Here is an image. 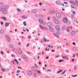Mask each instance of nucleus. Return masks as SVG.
Segmentation results:
<instances>
[{
  "label": "nucleus",
  "mask_w": 78,
  "mask_h": 78,
  "mask_svg": "<svg viewBox=\"0 0 78 78\" xmlns=\"http://www.w3.org/2000/svg\"><path fill=\"white\" fill-rule=\"evenodd\" d=\"M40 27L42 29V28H43V27H42V26H41V25H40Z\"/></svg>",
  "instance_id": "8fccbe9b"
},
{
  "label": "nucleus",
  "mask_w": 78,
  "mask_h": 78,
  "mask_svg": "<svg viewBox=\"0 0 78 78\" xmlns=\"http://www.w3.org/2000/svg\"><path fill=\"white\" fill-rule=\"evenodd\" d=\"M70 3H72V4H73V5H74L75 4H74V2L73 1H70Z\"/></svg>",
  "instance_id": "c85d7f7f"
},
{
  "label": "nucleus",
  "mask_w": 78,
  "mask_h": 78,
  "mask_svg": "<svg viewBox=\"0 0 78 78\" xmlns=\"http://www.w3.org/2000/svg\"><path fill=\"white\" fill-rule=\"evenodd\" d=\"M42 24L43 25H46V23L45 21H43V23H42Z\"/></svg>",
  "instance_id": "c9c22d12"
},
{
  "label": "nucleus",
  "mask_w": 78,
  "mask_h": 78,
  "mask_svg": "<svg viewBox=\"0 0 78 78\" xmlns=\"http://www.w3.org/2000/svg\"><path fill=\"white\" fill-rule=\"evenodd\" d=\"M66 29V26H63L62 28V30H65Z\"/></svg>",
  "instance_id": "412c9836"
},
{
  "label": "nucleus",
  "mask_w": 78,
  "mask_h": 78,
  "mask_svg": "<svg viewBox=\"0 0 78 78\" xmlns=\"http://www.w3.org/2000/svg\"><path fill=\"white\" fill-rule=\"evenodd\" d=\"M51 51L53 52H55V51L53 50H51Z\"/></svg>",
  "instance_id": "13d9d810"
},
{
  "label": "nucleus",
  "mask_w": 78,
  "mask_h": 78,
  "mask_svg": "<svg viewBox=\"0 0 78 78\" xmlns=\"http://www.w3.org/2000/svg\"><path fill=\"white\" fill-rule=\"evenodd\" d=\"M66 45H67V46H69L70 45L69 44H68L67 43H66Z\"/></svg>",
  "instance_id": "37998d69"
},
{
  "label": "nucleus",
  "mask_w": 78,
  "mask_h": 78,
  "mask_svg": "<svg viewBox=\"0 0 78 78\" xmlns=\"http://www.w3.org/2000/svg\"><path fill=\"white\" fill-rule=\"evenodd\" d=\"M23 24L25 26H27V24H26V22L25 21L23 22Z\"/></svg>",
  "instance_id": "2f4dec72"
},
{
  "label": "nucleus",
  "mask_w": 78,
  "mask_h": 78,
  "mask_svg": "<svg viewBox=\"0 0 78 78\" xmlns=\"http://www.w3.org/2000/svg\"><path fill=\"white\" fill-rule=\"evenodd\" d=\"M0 4L1 5H3V2H1Z\"/></svg>",
  "instance_id": "79ce46f5"
},
{
  "label": "nucleus",
  "mask_w": 78,
  "mask_h": 78,
  "mask_svg": "<svg viewBox=\"0 0 78 78\" xmlns=\"http://www.w3.org/2000/svg\"><path fill=\"white\" fill-rule=\"evenodd\" d=\"M0 33L1 34H3L4 33V30L3 29H1L0 31Z\"/></svg>",
  "instance_id": "a211bd4d"
},
{
  "label": "nucleus",
  "mask_w": 78,
  "mask_h": 78,
  "mask_svg": "<svg viewBox=\"0 0 78 78\" xmlns=\"http://www.w3.org/2000/svg\"><path fill=\"white\" fill-rule=\"evenodd\" d=\"M31 69L33 71H36V70H37V68L35 66H32L31 67Z\"/></svg>",
  "instance_id": "0eeeda50"
},
{
  "label": "nucleus",
  "mask_w": 78,
  "mask_h": 78,
  "mask_svg": "<svg viewBox=\"0 0 78 78\" xmlns=\"http://www.w3.org/2000/svg\"><path fill=\"white\" fill-rule=\"evenodd\" d=\"M74 34H75V31H73L71 32V35L73 36Z\"/></svg>",
  "instance_id": "f8f14e48"
},
{
  "label": "nucleus",
  "mask_w": 78,
  "mask_h": 78,
  "mask_svg": "<svg viewBox=\"0 0 78 78\" xmlns=\"http://www.w3.org/2000/svg\"><path fill=\"white\" fill-rule=\"evenodd\" d=\"M9 8V5H5L3 6L2 8H1L0 10H4V9H6L7 8Z\"/></svg>",
  "instance_id": "f257e3e1"
},
{
  "label": "nucleus",
  "mask_w": 78,
  "mask_h": 78,
  "mask_svg": "<svg viewBox=\"0 0 78 78\" xmlns=\"http://www.w3.org/2000/svg\"><path fill=\"white\" fill-rule=\"evenodd\" d=\"M48 47H50V48H51V46L50 45H48Z\"/></svg>",
  "instance_id": "5fc2aeb1"
},
{
  "label": "nucleus",
  "mask_w": 78,
  "mask_h": 78,
  "mask_svg": "<svg viewBox=\"0 0 78 78\" xmlns=\"http://www.w3.org/2000/svg\"><path fill=\"white\" fill-rule=\"evenodd\" d=\"M36 75H37V74H36V73H34V76H36Z\"/></svg>",
  "instance_id": "338daca9"
},
{
  "label": "nucleus",
  "mask_w": 78,
  "mask_h": 78,
  "mask_svg": "<svg viewBox=\"0 0 78 78\" xmlns=\"http://www.w3.org/2000/svg\"><path fill=\"white\" fill-rule=\"evenodd\" d=\"M66 72V70H65L64 71V72H63L64 73H65V72Z\"/></svg>",
  "instance_id": "0e129e2a"
},
{
  "label": "nucleus",
  "mask_w": 78,
  "mask_h": 78,
  "mask_svg": "<svg viewBox=\"0 0 78 78\" xmlns=\"http://www.w3.org/2000/svg\"><path fill=\"white\" fill-rule=\"evenodd\" d=\"M16 10H17V11H18L19 12H20V11H21V10L20 9H19V8L16 9Z\"/></svg>",
  "instance_id": "72a5a7b5"
},
{
  "label": "nucleus",
  "mask_w": 78,
  "mask_h": 78,
  "mask_svg": "<svg viewBox=\"0 0 78 78\" xmlns=\"http://www.w3.org/2000/svg\"><path fill=\"white\" fill-rule=\"evenodd\" d=\"M37 72L39 74H41V71L38 70V71H37Z\"/></svg>",
  "instance_id": "f704fd0d"
},
{
  "label": "nucleus",
  "mask_w": 78,
  "mask_h": 78,
  "mask_svg": "<svg viewBox=\"0 0 78 78\" xmlns=\"http://www.w3.org/2000/svg\"><path fill=\"white\" fill-rule=\"evenodd\" d=\"M54 11H55L54 10L51 11L49 12V14H51L52 13H53V12H54Z\"/></svg>",
  "instance_id": "bb28decb"
},
{
  "label": "nucleus",
  "mask_w": 78,
  "mask_h": 78,
  "mask_svg": "<svg viewBox=\"0 0 78 78\" xmlns=\"http://www.w3.org/2000/svg\"><path fill=\"white\" fill-rule=\"evenodd\" d=\"M44 42H47V39H46V38H44Z\"/></svg>",
  "instance_id": "4c0bfd02"
},
{
  "label": "nucleus",
  "mask_w": 78,
  "mask_h": 78,
  "mask_svg": "<svg viewBox=\"0 0 78 78\" xmlns=\"http://www.w3.org/2000/svg\"><path fill=\"white\" fill-rule=\"evenodd\" d=\"M35 66L37 67L38 68V66H37V65H36V64H35Z\"/></svg>",
  "instance_id": "3c124183"
},
{
  "label": "nucleus",
  "mask_w": 78,
  "mask_h": 78,
  "mask_svg": "<svg viewBox=\"0 0 78 78\" xmlns=\"http://www.w3.org/2000/svg\"><path fill=\"white\" fill-rule=\"evenodd\" d=\"M62 70H60L59 71L57 72L56 73H57V74H59V73H60V72H62Z\"/></svg>",
  "instance_id": "cd10ccee"
},
{
  "label": "nucleus",
  "mask_w": 78,
  "mask_h": 78,
  "mask_svg": "<svg viewBox=\"0 0 78 78\" xmlns=\"http://www.w3.org/2000/svg\"><path fill=\"white\" fill-rule=\"evenodd\" d=\"M11 62H13V64H14V61H11Z\"/></svg>",
  "instance_id": "6e6d98bb"
},
{
  "label": "nucleus",
  "mask_w": 78,
  "mask_h": 78,
  "mask_svg": "<svg viewBox=\"0 0 78 78\" xmlns=\"http://www.w3.org/2000/svg\"><path fill=\"white\" fill-rule=\"evenodd\" d=\"M11 56H12V57H15V55H11Z\"/></svg>",
  "instance_id": "a18cd8bd"
},
{
  "label": "nucleus",
  "mask_w": 78,
  "mask_h": 78,
  "mask_svg": "<svg viewBox=\"0 0 78 78\" xmlns=\"http://www.w3.org/2000/svg\"><path fill=\"white\" fill-rule=\"evenodd\" d=\"M48 26V27H52V24H51V23L50 22H49L47 24Z\"/></svg>",
  "instance_id": "ddd939ff"
},
{
  "label": "nucleus",
  "mask_w": 78,
  "mask_h": 78,
  "mask_svg": "<svg viewBox=\"0 0 78 78\" xmlns=\"http://www.w3.org/2000/svg\"><path fill=\"white\" fill-rule=\"evenodd\" d=\"M40 18L41 19H44V17L43 16V15H41L39 16Z\"/></svg>",
  "instance_id": "b1692460"
},
{
  "label": "nucleus",
  "mask_w": 78,
  "mask_h": 78,
  "mask_svg": "<svg viewBox=\"0 0 78 78\" xmlns=\"http://www.w3.org/2000/svg\"><path fill=\"white\" fill-rule=\"evenodd\" d=\"M29 45H30V44H29V43L28 44L26 45V46H27V47H28V46H29Z\"/></svg>",
  "instance_id": "09e8293b"
},
{
  "label": "nucleus",
  "mask_w": 78,
  "mask_h": 78,
  "mask_svg": "<svg viewBox=\"0 0 78 78\" xmlns=\"http://www.w3.org/2000/svg\"><path fill=\"white\" fill-rule=\"evenodd\" d=\"M49 30L51 32H54V29L51 27H49Z\"/></svg>",
  "instance_id": "9d476101"
},
{
  "label": "nucleus",
  "mask_w": 78,
  "mask_h": 78,
  "mask_svg": "<svg viewBox=\"0 0 78 78\" xmlns=\"http://www.w3.org/2000/svg\"><path fill=\"white\" fill-rule=\"evenodd\" d=\"M22 17L23 18V19H27V16H22Z\"/></svg>",
  "instance_id": "a878e982"
},
{
  "label": "nucleus",
  "mask_w": 78,
  "mask_h": 78,
  "mask_svg": "<svg viewBox=\"0 0 78 78\" xmlns=\"http://www.w3.org/2000/svg\"><path fill=\"white\" fill-rule=\"evenodd\" d=\"M9 47L11 48H13V45H12V44H10L9 45Z\"/></svg>",
  "instance_id": "393cba45"
},
{
  "label": "nucleus",
  "mask_w": 78,
  "mask_h": 78,
  "mask_svg": "<svg viewBox=\"0 0 78 78\" xmlns=\"http://www.w3.org/2000/svg\"><path fill=\"white\" fill-rule=\"evenodd\" d=\"M53 35H54V36H55V37H59V36H58V35H57V34H53Z\"/></svg>",
  "instance_id": "aec40b11"
},
{
  "label": "nucleus",
  "mask_w": 78,
  "mask_h": 78,
  "mask_svg": "<svg viewBox=\"0 0 78 78\" xmlns=\"http://www.w3.org/2000/svg\"><path fill=\"white\" fill-rule=\"evenodd\" d=\"M31 37L30 36H29V37H28V38L29 39H30V38H31Z\"/></svg>",
  "instance_id": "864d4df0"
},
{
  "label": "nucleus",
  "mask_w": 78,
  "mask_h": 78,
  "mask_svg": "<svg viewBox=\"0 0 78 78\" xmlns=\"http://www.w3.org/2000/svg\"><path fill=\"white\" fill-rule=\"evenodd\" d=\"M59 56H60L58 55V56H56V57H55V58H58V57H59Z\"/></svg>",
  "instance_id": "052dcab7"
},
{
  "label": "nucleus",
  "mask_w": 78,
  "mask_h": 78,
  "mask_svg": "<svg viewBox=\"0 0 78 78\" xmlns=\"http://www.w3.org/2000/svg\"><path fill=\"white\" fill-rule=\"evenodd\" d=\"M27 75L28 76H31L32 75V72L31 71H30L27 73Z\"/></svg>",
  "instance_id": "9b49d317"
},
{
  "label": "nucleus",
  "mask_w": 78,
  "mask_h": 78,
  "mask_svg": "<svg viewBox=\"0 0 78 78\" xmlns=\"http://www.w3.org/2000/svg\"><path fill=\"white\" fill-rule=\"evenodd\" d=\"M73 14H75V12H74V11H73Z\"/></svg>",
  "instance_id": "774afa93"
},
{
  "label": "nucleus",
  "mask_w": 78,
  "mask_h": 78,
  "mask_svg": "<svg viewBox=\"0 0 78 78\" xmlns=\"http://www.w3.org/2000/svg\"><path fill=\"white\" fill-rule=\"evenodd\" d=\"M22 57L24 59H27V56L25 55H22Z\"/></svg>",
  "instance_id": "5701e85b"
},
{
  "label": "nucleus",
  "mask_w": 78,
  "mask_h": 78,
  "mask_svg": "<svg viewBox=\"0 0 78 78\" xmlns=\"http://www.w3.org/2000/svg\"><path fill=\"white\" fill-rule=\"evenodd\" d=\"M46 59H48V58H49V57L48 56L47 57H46Z\"/></svg>",
  "instance_id": "680f3d73"
},
{
  "label": "nucleus",
  "mask_w": 78,
  "mask_h": 78,
  "mask_svg": "<svg viewBox=\"0 0 78 78\" xmlns=\"http://www.w3.org/2000/svg\"><path fill=\"white\" fill-rule=\"evenodd\" d=\"M41 5H42V3L40 2V3H39V5H40V6Z\"/></svg>",
  "instance_id": "603ef678"
},
{
  "label": "nucleus",
  "mask_w": 78,
  "mask_h": 78,
  "mask_svg": "<svg viewBox=\"0 0 78 78\" xmlns=\"http://www.w3.org/2000/svg\"><path fill=\"white\" fill-rule=\"evenodd\" d=\"M20 72V70H18V71L17 72V73H19Z\"/></svg>",
  "instance_id": "4d7b16f0"
},
{
  "label": "nucleus",
  "mask_w": 78,
  "mask_h": 78,
  "mask_svg": "<svg viewBox=\"0 0 78 78\" xmlns=\"http://www.w3.org/2000/svg\"><path fill=\"white\" fill-rule=\"evenodd\" d=\"M56 15L58 18L61 19V14L60 13H57L56 14Z\"/></svg>",
  "instance_id": "7ed1b4c3"
},
{
  "label": "nucleus",
  "mask_w": 78,
  "mask_h": 78,
  "mask_svg": "<svg viewBox=\"0 0 78 78\" xmlns=\"http://www.w3.org/2000/svg\"><path fill=\"white\" fill-rule=\"evenodd\" d=\"M64 3H65V4H68V3L66 2H64Z\"/></svg>",
  "instance_id": "49530a36"
},
{
  "label": "nucleus",
  "mask_w": 78,
  "mask_h": 78,
  "mask_svg": "<svg viewBox=\"0 0 78 78\" xmlns=\"http://www.w3.org/2000/svg\"><path fill=\"white\" fill-rule=\"evenodd\" d=\"M2 11H2V13L4 14H8V11H7V9H4V10H2Z\"/></svg>",
  "instance_id": "39448f33"
},
{
  "label": "nucleus",
  "mask_w": 78,
  "mask_h": 78,
  "mask_svg": "<svg viewBox=\"0 0 78 78\" xmlns=\"http://www.w3.org/2000/svg\"><path fill=\"white\" fill-rule=\"evenodd\" d=\"M6 40L7 42H11V39H10V37H9V36H7Z\"/></svg>",
  "instance_id": "423d86ee"
},
{
  "label": "nucleus",
  "mask_w": 78,
  "mask_h": 78,
  "mask_svg": "<svg viewBox=\"0 0 78 78\" xmlns=\"http://www.w3.org/2000/svg\"><path fill=\"white\" fill-rule=\"evenodd\" d=\"M62 58H63L64 59H68V60H69V58L66 56L65 55H62Z\"/></svg>",
  "instance_id": "20e7f679"
},
{
  "label": "nucleus",
  "mask_w": 78,
  "mask_h": 78,
  "mask_svg": "<svg viewBox=\"0 0 78 78\" xmlns=\"http://www.w3.org/2000/svg\"><path fill=\"white\" fill-rule=\"evenodd\" d=\"M50 17L49 16V17H48V20H50Z\"/></svg>",
  "instance_id": "bf43d9fd"
},
{
  "label": "nucleus",
  "mask_w": 78,
  "mask_h": 78,
  "mask_svg": "<svg viewBox=\"0 0 78 78\" xmlns=\"http://www.w3.org/2000/svg\"><path fill=\"white\" fill-rule=\"evenodd\" d=\"M53 20L55 23H56V24H59V20L56 19V17H54Z\"/></svg>",
  "instance_id": "f03ea898"
},
{
  "label": "nucleus",
  "mask_w": 78,
  "mask_h": 78,
  "mask_svg": "<svg viewBox=\"0 0 78 78\" xmlns=\"http://www.w3.org/2000/svg\"><path fill=\"white\" fill-rule=\"evenodd\" d=\"M62 61H64V60H60L59 62H62Z\"/></svg>",
  "instance_id": "a19ab883"
},
{
  "label": "nucleus",
  "mask_w": 78,
  "mask_h": 78,
  "mask_svg": "<svg viewBox=\"0 0 78 78\" xmlns=\"http://www.w3.org/2000/svg\"><path fill=\"white\" fill-rule=\"evenodd\" d=\"M74 23L76 26L77 27L78 26V23L77 21H75L74 22Z\"/></svg>",
  "instance_id": "2eb2a0df"
},
{
  "label": "nucleus",
  "mask_w": 78,
  "mask_h": 78,
  "mask_svg": "<svg viewBox=\"0 0 78 78\" xmlns=\"http://www.w3.org/2000/svg\"><path fill=\"white\" fill-rule=\"evenodd\" d=\"M56 3L58 5H61V2L59 1H57L56 2Z\"/></svg>",
  "instance_id": "dca6fc26"
},
{
  "label": "nucleus",
  "mask_w": 78,
  "mask_h": 78,
  "mask_svg": "<svg viewBox=\"0 0 78 78\" xmlns=\"http://www.w3.org/2000/svg\"><path fill=\"white\" fill-rule=\"evenodd\" d=\"M18 61H21V59H20V58L19 59Z\"/></svg>",
  "instance_id": "e2e57ef3"
},
{
  "label": "nucleus",
  "mask_w": 78,
  "mask_h": 78,
  "mask_svg": "<svg viewBox=\"0 0 78 78\" xmlns=\"http://www.w3.org/2000/svg\"><path fill=\"white\" fill-rule=\"evenodd\" d=\"M33 13H36L37 12V10L35 9H33L32 10Z\"/></svg>",
  "instance_id": "6ab92c4d"
},
{
  "label": "nucleus",
  "mask_w": 78,
  "mask_h": 78,
  "mask_svg": "<svg viewBox=\"0 0 78 78\" xmlns=\"http://www.w3.org/2000/svg\"><path fill=\"white\" fill-rule=\"evenodd\" d=\"M1 70H2V71L3 72H5V71H6V70L3 68L1 69Z\"/></svg>",
  "instance_id": "7c9ffc66"
},
{
  "label": "nucleus",
  "mask_w": 78,
  "mask_h": 78,
  "mask_svg": "<svg viewBox=\"0 0 78 78\" xmlns=\"http://www.w3.org/2000/svg\"><path fill=\"white\" fill-rule=\"evenodd\" d=\"M18 52L19 54H22V50L20 49H18Z\"/></svg>",
  "instance_id": "1a4fd4ad"
},
{
  "label": "nucleus",
  "mask_w": 78,
  "mask_h": 78,
  "mask_svg": "<svg viewBox=\"0 0 78 78\" xmlns=\"http://www.w3.org/2000/svg\"><path fill=\"white\" fill-rule=\"evenodd\" d=\"M9 23H6L5 24V27H8L9 26Z\"/></svg>",
  "instance_id": "f3484780"
},
{
  "label": "nucleus",
  "mask_w": 78,
  "mask_h": 78,
  "mask_svg": "<svg viewBox=\"0 0 78 78\" xmlns=\"http://www.w3.org/2000/svg\"><path fill=\"white\" fill-rule=\"evenodd\" d=\"M73 45H76V43L75 42H73Z\"/></svg>",
  "instance_id": "ea45409f"
},
{
  "label": "nucleus",
  "mask_w": 78,
  "mask_h": 78,
  "mask_svg": "<svg viewBox=\"0 0 78 78\" xmlns=\"http://www.w3.org/2000/svg\"><path fill=\"white\" fill-rule=\"evenodd\" d=\"M41 29H42V30H45V28L43 27Z\"/></svg>",
  "instance_id": "de8ad7c7"
},
{
  "label": "nucleus",
  "mask_w": 78,
  "mask_h": 78,
  "mask_svg": "<svg viewBox=\"0 0 78 78\" xmlns=\"http://www.w3.org/2000/svg\"><path fill=\"white\" fill-rule=\"evenodd\" d=\"M55 28L57 30H59L60 29V27L59 26H57L55 27Z\"/></svg>",
  "instance_id": "4468645a"
},
{
  "label": "nucleus",
  "mask_w": 78,
  "mask_h": 78,
  "mask_svg": "<svg viewBox=\"0 0 78 78\" xmlns=\"http://www.w3.org/2000/svg\"><path fill=\"white\" fill-rule=\"evenodd\" d=\"M47 72H51V70H49L48 69L47 70Z\"/></svg>",
  "instance_id": "c03bdc74"
},
{
  "label": "nucleus",
  "mask_w": 78,
  "mask_h": 78,
  "mask_svg": "<svg viewBox=\"0 0 78 78\" xmlns=\"http://www.w3.org/2000/svg\"><path fill=\"white\" fill-rule=\"evenodd\" d=\"M71 8H75V7L73 5H72L71 6Z\"/></svg>",
  "instance_id": "e433bc0d"
},
{
  "label": "nucleus",
  "mask_w": 78,
  "mask_h": 78,
  "mask_svg": "<svg viewBox=\"0 0 78 78\" xmlns=\"http://www.w3.org/2000/svg\"><path fill=\"white\" fill-rule=\"evenodd\" d=\"M1 53H2V55H3V52L2 51H1Z\"/></svg>",
  "instance_id": "69168bd1"
},
{
  "label": "nucleus",
  "mask_w": 78,
  "mask_h": 78,
  "mask_svg": "<svg viewBox=\"0 0 78 78\" xmlns=\"http://www.w3.org/2000/svg\"><path fill=\"white\" fill-rule=\"evenodd\" d=\"M63 21L66 23H67V22H68V20H67V18H63Z\"/></svg>",
  "instance_id": "6e6552de"
},
{
  "label": "nucleus",
  "mask_w": 78,
  "mask_h": 78,
  "mask_svg": "<svg viewBox=\"0 0 78 78\" xmlns=\"http://www.w3.org/2000/svg\"><path fill=\"white\" fill-rule=\"evenodd\" d=\"M14 61H15V62H17V64H19V62H18V61H17V60H16V59H14Z\"/></svg>",
  "instance_id": "c756f323"
},
{
  "label": "nucleus",
  "mask_w": 78,
  "mask_h": 78,
  "mask_svg": "<svg viewBox=\"0 0 78 78\" xmlns=\"http://www.w3.org/2000/svg\"><path fill=\"white\" fill-rule=\"evenodd\" d=\"M39 22H40V23H41V24H42V23L44 22V21L41 20H41H39Z\"/></svg>",
  "instance_id": "473e14b6"
},
{
  "label": "nucleus",
  "mask_w": 78,
  "mask_h": 78,
  "mask_svg": "<svg viewBox=\"0 0 78 78\" xmlns=\"http://www.w3.org/2000/svg\"><path fill=\"white\" fill-rule=\"evenodd\" d=\"M1 19H3L4 20H7L6 19V18H5V17H2L1 18Z\"/></svg>",
  "instance_id": "4be33fe9"
},
{
  "label": "nucleus",
  "mask_w": 78,
  "mask_h": 78,
  "mask_svg": "<svg viewBox=\"0 0 78 78\" xmlns=\"http://www.w3.org/2000/svg\"><path fill=\"white\" fill-rule=\"evenodd\" d=\"M73 50H76V48H73Z\"/></svg>",
  "instance_id": "58836bf2"
}]
</instances>
